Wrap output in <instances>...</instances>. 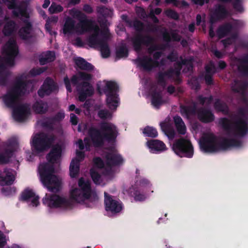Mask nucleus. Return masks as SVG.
Masks as SVG:
<instances>
[{"label":"nucleus","mask_w":248,"mask_h":248,"mask_svg":"<svg viewBox=\"0 0 248 248\" xmlns=\"http://www.w3.org/2000/svg\"><path fill=\"white\" fill-rule=\"evenodd\" d=\"M166 15L172 18L177 19L178 17L177 14L171 10H168L165 12Z\"/></svg>","instance_id":"c03bdc74"},{"label":"nucleus","mask_w":248,"mask_h":248,"mask_svg":"<svg viewBox=\"0 0 248 248\" xmlns=\"http://www.w3.org/2000/svg\"><path fill=\"white\" fill-rule=\"evenodd\" d=\"M160 125L162 130L170 139L174 137L175 133L174 131L171 129L172 126L169 120H166L164 122L161 123Z\"/></svg>","instance_id":"393cba45"},{"label":"nucleus","mask_w":248,"mask_h":248,"mask_svg":"<svg viewBox=\"0 0 248 248\" xmlns=\"http://www.w3.org/2000/svg\"><path fill=\"white\" fill-rule=\"evenodd\" d=\"M165 2L167 3H172L175 5H178L177 0H165Z\"/></svg>","instance_id":"052dcab7"},{"label":"nucleus","mask_w":248,"mask_h":248,"mask_svg":"<svg viewBox=\"0 0 248 248\" xmlns=\"http://www.w3.org/2000/svg\"><path fill=\"white\" fill-rule=\"evenodd\" d=\"M174 91H175V88L174 87H173L172 86H170L168 87V92L170 94L173 93H174Z\"/></svg>","instance_id":"680f3d73"},{"label":"nucleus","mask_w":248,"mask_h":248,"mask_svg":"<svg viewBox=\"0 0 248 248\" xmlns=\"http://www.w3.org/2000/svg\"><path fill=\"white\" fill-rule=\"evenodd\" d=\"M74 44L78 46H80L82 45V43L81 42V41L79 39H77L76 41H75V42L74 43Z\"/></svg>","instance_id":"338daca9"},{"label":"nucleus","mask_w":248,"mask_h":248,"mask_svg":"<svg viewBox=\"0 0 248 248\" xmlns=\"http://www.w3.org/2000/svg\"><path fill=\"white\" fill-rule=\"evenodd\" d=\"M149 152L153 154H159L166 151L167 147L165 144L161 140H151L146 143Z\"/></svg>","instance_id":"6ab92c4d"},{"label":"nucleus","mask_w":248,"mask_h":248,"mask_svg":"<svg viewBox=\"0 0 248 248\" xmlns=\"http://www.w3.org/2000/svg\"><path fill=\"white\" fill-rule=\"evenodd\" d=\"M171 149L176 155L180 157L192 158L194 147L187 138H181L174 141Z\"/></svg>","instance_id":"2eb2a0df"},{"label":"nucleus","mask_w":248,"mask_h":248,"mask_svg":"<svg viewBox=\"0 0 248 248\" xmlns=\"http://www.w3.org/2000/svg\"><path fill=\"white\" fill-rule=\"evenodd\" d=\"M55 58V55L53 52L48 51L42 55L40 58L39 61L41 64L44 65L47 62L53 61Z\"/></svg>","instance_id":"7c9ffc66"},{"label":"nucleus","mask_w":248,"mask_h":248,"mask_svg":"<svg viewBox=\"0 0 248 248\" xmlns=\"http://www.w3.org/2000/svg\"><path fill=\"white\" fill-rule=\"evenodd\" d=\"M62 148L57 144L52 147L46 156V162L41 163L38 168L40 180L48 190L57 192L62 186V179L55 174L56 167L61 160Z\"/></svg>","instance_id":"39448f33"},{"label":"nucleus","mask_w":248,"mask_h":248,"mask_svg":"<svg viewBox=\"0 0 248 248\" xmlns=\"http://www.w3.org/2000/svg\"><path fill=\"white\" fill-rule=\"evenodd\" d=\"M4 2L9 9H13V12L15 16L24 20L25 27L20 30L19 35L23 39H27L31 35V26L29 22V15L26 9L23 7V4L17 5L15 0H6Z\"/></svg>","instance_id":"9b49d317"},{"label":"nucleus","mask_w":248,"mask_h":248,"mask_svg":"<svg viewBox=\"0 0 248 248\" xmlns=\"http://www.w3.org/2000/svg\"><path fill=\"white\" fill-rule=\"evenodd\" d=\"M133 45L136 50L140 49L142 45H146L148 46L150 45V46L148 48L149 52L150 54H153L154 56V60L146 57L137 59L136 62L139 66L143 67L145 69H150L153 67L159 65L158 60L159 58L161 57L162 52L158 47L154 44L151 38L148 36L144 37L138 36L133 40Z\"/></svg>","instance_id":"0eeeda50"},{"label":"nucleus","mask_w":248,"mask_h":248,"mask_svg":"<svg viewBox=\"0 0 248 248\" xmlns=\"http://www.w3.org/2000/svg\"><path fill=\"white\" fill-rule=\"evenodd\" d=\"M6 239L2 232L0 231V247L5 245Z\"/></svg>","instance_id":"8fccbe9b"},{"label":"nucleus","mask_w":248,"mask_h":248,"mask_svg":"<svg viewBox=\"0 0 248 248\" xmlns=\"http://www.w3.org/2000/svg\"><path fill=\"white\" fill-rule=\"evenodd\" d=\"M135 187L146 193L150 194L154 192L152 184L149 180L146 178H141L137 181Z\"/></svg>","instance_id":"4be33fe9"},{"label":"nucleus","mask_w":248,"mask_h":248,"mask_svg":"<svg viewBox=\"0 0 248 248\" xmlns=\"http://www.w3.org/2000/svg\"><path fill=\"white\" fill-rule=\"evenodd\" d=\"M34 109L36 113H44L47 110V105L42 101L36 102L34 105Z\"/></svg>","instance_id":"f704fd0d"},{"label":"nucleus","mask_w":248,"mask_h":248,"mask_svg":"<svg viewBox=\"0 0 248 248\" xmlns=\"http://www.w3.org/2000/svg\"><path fill=\"white\" fill-rule=\"evenodd\" d=\"M92 76L90 74L84 72L74 76L71 80L73 84H82V90L79 91V100L81 101H83L87 96L92 95L93 93V89L89 82Z\"/></svg>","instance_id":"ddd939ff"},{"label":"nucleus","mask_w":248,"mask_h":248,"mask_svg":"<svg viewBox=\"0 0 248 248\" xmlns=\"http://www.w3.org/2000/svg\"><path fill=\"white\" fill-rule=\"evenodd\" d=\"M174 121L178 132L180 134L184 135L186 133V127L182 119L179 116L174 117Z\"/></svg>","instance_id":"bb28decb"},{"label":"nucleus","mask_w":248,"mask_h":248,"mask_svg":"<svg viewBox=\"0 0 248 248\" xmlns=\"http://www.w3.org/2000/svg\"><path fill=\"white\" fill-rule=\"evenodd\" d=\"M69 197L56 194H46L42 199L43 204L49 210L57 209L67 211L72 209L75 203L91 207L98 199L97 194L92 190L90 181L81 177L78 186H72L69 190Z\"/></svg>","instance_id":"7ed1b4c3"},{"label":"nucleus","mask_w":248,"mask_h":248,"mask_svg":"<svg viewBox=\"0 0 248 248\" xmlns=\"http://www.w3.org/2000/svg\"><path fill=\"white\" fill-rule=\"evenodd\" d=\"M84 10L88 13L92 12V8L89 5H85L84 7Z\"/></svg>","instance_id":"e2e57ef3"},{"label":"nucleus","mask_w":248,"mask_h":248,"mask_svg":"<svg viewBox=\"0 0 248 248\" xmlns=\"http://www.w3.org/2000/svg\"><path fill=\"white\" fill-rule=\"evenodd\" d=\"M50 4V1L49 0H45L44 1V3L43 5V7L44 8H47L49 5Z\"/></svg>","instance_id":"774afa93"},{"label":"nucleus","mask_w":248,"mask_h":248,"mask_svg":"<svg viewBox=\"0 0 248 248\" xmlns=\"http://www.w3.org/2000/svg\"><path fill=\"white\" fill-rule=\"evenodd\" d=\"M87 130V125L85 124H80L78 126L79 131H86Z\"/></svg>","instance_id":"603ef678"},{"label":"nucleus","mask_w":248,"mask_h":248,"mask_svg":"<svg viewBox=\"0 0 248 248\" xmlns=\"http://www.w3.org/2000/svg\"><path fill=\"white\" fill-rule=\"evenodd\" d=\"M101 133L94 128L88 131L89 137L84 139L86 150H89L92 144L94 146L101 145L109 146L104 155L106 164L99 157L93 160V167L90 170L91 177L93 182L100 185H104L108 181V175L114 171L115 166L123 164L124 161L122 156L115 149V142L118 135L116 126L110 123H104L101 125Z\"/></svg>","instance_id":"f257e3e1"},{"label":"nucleus","mask_w":248,"mask_h":248,"mask_svg":"<svg viewBox=\"0 0 248 248\" xmlns=\"http://www.w3.org/2000/svg\"><path fill=\"white\" fill-rule=\"evenodd\" d=\"M97 90L100 94L106 95V102L108 108L113 111L116 109L120 104V99L117 94L118 86L111 81L103 80L97 83Z\"/></svg>","instance_id":"1a4fd4ad"},{"label":"nucleus","mask_w":248,"mask_h":248,"mask_svg":"<svg viewBox=\"0 0 248 248\" xmlns=\"http://www.w3.org/2000/svg\"><path fill=\"white\" fill-rule=\"evenodd\" d=\"M240 22L235 21L234 22L233 25H227L224 27H221L217 31V34L219 38L223 37L226 35L232 28H237L239 26Z\"/></svg>","instance_id":"cd10ccee"},{"label":"nucleus","mask_w":248,"mask_h":248,"mask_svg":"<svg viewBox=\"0 0 248 248\" xmlns=\"http://www.w3.org/2000/svg\"><path fill=\"white\" fill-rule=\"evenodd\" d=\"M142 133L145 136L151 138H155L158 133L155 128L153 127L147 126L142 129Z\"/></svg>","instance_id":"473e14b6"},{"label":"nucleus","mask_w":248,"mask_h":248,"mask_svg":"<svg viewBox=\"0 0 248 248\" xmlns=\"http://www.w3.org/2000/svg\"><path fill=\"white\" fill-rule=\"evenodd\" d=\"M208 0H193L195 3L201 5L203 4L205 2H207Z\"/></svg>","instance_id":"864d4df0"},{"label":"nucleus","mask_w":248,"mask_h":248,"mask_svg":"<svg viewBox=\"0 0 248 248\" xmlns=\"http://www.w3.org/2000/svg\"><path fill=\"white\" fill-rule=\"evenodd\" d=\"M47 21H49L50 24L51 23H55L58 21V17L56 16H52L50 18H48Z\"/></svg>","instance_id":"5fc2aeb1"},{"label":"nucleus","mask_w":248,"mask_h":248,"mask_svg":"<svg viewBox=\"0 0 248 248\" xmlns=\"http://www.w3.org/2000/svg\"><path fill=\"white\" fill-rule=\"evenodd\" d=\"M57 87L53 80L47 78L44 81L43 85L38 91V93L40 97H44L55 92L57 91Z\"/></svg>","instance_id":"aec40b11"},{"label":"nucleus","mask_w":248,"mask_h":248,"mask_svg":"<svg viewBox=\"0 0 248 248\" xmlns=\"http://www.w3.org/2000/svg\"><path fill=\"white\" fill-rule=\"evenodd\" d=\"M50 27L51 24L49 23V21H46V29L48 31H50Z\"/></svg>","instance_id":"69168bd1"},{"label":"nucleus","mask_w":248,"mask_h":248,"mask_svg":"<svg viewBox=\"0 0 248 248\" xmlns=\"http://www.w3.org/2000/svg\"><path fill=\"white\" fill-rule=\"evenodd\" d=\"M35 194V192L33 189L29 188H26L21 193L19 199L21 201L27 202Z\"/></svg>","instance_id":"2f4dec72"},{"label":"nucleus","mask_w":248,"mask_h":248,"mask_svg":"<svg viewBox=\"0 0 248 248\" xmlns=\"http://www.w3.org/2000/svg\"><path fill=\"white\" fill-rule=\"evenodd\" d=\"M64 81L67 91L69 92H71V89L70 86V81H69L68 78H65Z\"/></svg>","instance_id":"3c124183"},{"label":"nucleus","mask_w":248,"mask_h":248,"mask_svg":"<svg viewBox=\"0 0 248 248\" xmlns=\"http://www.w3.org/2000/svg\"><path fill=\"white\" fill-rule=\"evenodd\" d=\"M129 194L136 201L139 202L144 201L149 194V193H145L144 191L139 190L135 187L130 189Z\"/></svg>","instance_id":"b1692460"},{"label":"nucleus","mask_w":248,"mask_h":248,"mask_svg":"<svg viewBox=\"0 0 248 248\" xmlns=\"http://www.w3.org/2000/svg\"><path fill=\"white\" fill-rule=\"evenodd\" d=\"M43 71L42 68L33 69L29 74H24L18 76L13 85L3 96L2 100L5 105L13 108L12 116L16 121H24L30 114L29 106L20 102L21 96L31 90L30 83L28 81L29 76L39 75Z\"/></svg>","instance_id":"20e7f679"},{"label":"nucleus","mask_w":248,"mask_h":248,"mask_svg":"<svg viewBox=\"0 0 248 248\" xmlns=\"http://www.w3.org/2000/svg\"><path fill=\"white\" fill-rule=\"evenodd\" d=\"M205 80L207 84H210L212 83V78L210 76H206L205 77Z\"/></svg>","instance_id":"0e129e2a"},{"label":"nucleus","mask_w":248,"mask_h":248,"mask_svg":"<svg viewBox=\"0 0 248 248\" xmlns=\"http://www.w3.org/2000/svg\"><path fill=\"white\" fill-rule=\"evenodd\" d=\"M233 66H236L238 70L245 75H248V58L245 59H236L232 62Z\"/></svg>","instance_id":"5701e85b"},{"label":"nucleus","mask_w":248,"mask_h":248,"mask_svg":"<svg viewBox=\"0 0 248 248\" xmlns=\"http://www.w3.org/2000/svg\"><path fill=\"white\" fill-rule=\"evenodd\" d=\"M64 117V113L62 111L59 112L56 117V119L57 120H60L63 119Z\"/></svg>","instance_id":"4d7b16f0"},{"label":"nucleus","mask_w":248,"mask_h":248,"mask_svg":"<svg viewBox=\"0 0 248 248\" xmlns=\"http://www.w3.org/2000/svg\"><path fill=\"white\" fill-rule=\"evenodd\" d=\"M164 38L166 41H177L179 40L180 39V36L178 35L177 32H172L171 33L170 35L168 32L165 33L164 34Z\"/></svg>","instance_id":"58836bf2"},{"label":"nucleus","mask_w":248,"mask_h":248,"mask_svg":"<svg viewBox=\"0 0 248 248\" xmlns=\"http://www.w3.org/2000/svg\"><path fill=\"white\" fill-rule=\"evenodd\" d=\"M201 127L197 123H194L191 125V131L195 137L197 136L198 132L201 130Z\"/></svg>","instance_id":"37998d69"},{"label":"nucleus","mask_w":248,"mask_h":248,"mask_svg":"<svg viewBox=\"0 0 248 248\" xmlns=\"http://www.w3.org/2000/svg\"><path fill=\"white\" fill-rule=\"evenodd\" d=\"M228 15L229 13L224 6H219L216 10L214 15L212 16L210 22L211 23H213L214 22V18H217V19L223 18L227 16Z\"/></svg>","instance_id":"a878e982"},{"label":"nucleus","mask_w":248,"mask_h":248,"mask_svg":"<svg viewBox=\"0 0 248 248\" xmlns=\"http://www.w3.org/2000/svg\"><path fill=\"white\" fill-rule=\"evenodd\" d=\"M98 115L101 119H109L112 118V114L106 109H101L98 112Z\"/></svg>","instance_id":"e433bc0d"},{"label":"nucleus","mask_w":248,"mask_h":248,"mask_svg":"<svg viewBox=\"0 0 248 248\" xmlns=\"http://www.w3.org/2000/svg\"><path fill=\"white\" fill-rule=\"evenodd\" d=\"M16 175L15 171L12 169H5L0 172V185L1 186L12 184Z\"/></svg>","instance_id":"412c9836"},{"label":"nucleus","mask_w":248,"mask_h":248,"mask_svg":"<svg viewBox=\"0 0 248 248\" xmlns=\"http://www.w3.org/2000/svg\"><path fill=\"white\" fill-rule=\"evenodd\" d=\"M15 29V23L11 21L5 20L3 33L5 35L11 34L14 31Z\"/></svg>","instance_id":"72a5a7b5"},{"label":"nucleus","mask_w":248,"mask_h":248,"mask_svg":"<svg viewBox=\"0 0 248 248\" xmlns=\"http://www.w3.org/2000/svg\"><path fill=\"white\" fill-rule=\"evenodd\" d=\"M18 149V144L15 139H10L3 144V150L0 153V164L13 163L18 164L16 157V153Z\"/></svg>","instance_id":"f8f14e48"},{"label":"nucleus","mask_w":248,"mask_h":248,"mask_svg":"<svg viewBox=\"0 0 248 248\" xmlns=\"http://www.w3.org/2000/svg\"><path fill=\"white\" fill-rule=\"evenodd\" d=\"M226 63L225 62L223 61H219L218 62V66L220 69H223L226 67Z\"/></svg>","instance_id":"bf43d9fd"},{"label":"nucleus","mask_w":248,"mask_h":248,"mask_svg":"<svg viewBox=\"0 0 248 248\" xmlns=\"http://www.w3.org/2000/svg\"><path fill=\"white\" fill-rule=\"evenodd\" d=\"M55 143V139L51 135L46 136L43 133L32 136L31 145L32 152L38 154L44 151Z\"/></svg>","instance_id":"4468645a"},{"label":"nucleus","mask_w":248,"mask_h":248,"mask_svg":"<svg viewBox=\"0 0 248 248\" xmlns=\"http://www.w3.org/2000/svg\"><path fill=\"white\" fill-rule=\"evenodd\" d=\"M206 71L208 74H212L216 72L215 66L213 62H211L205 67Z\"/></svg>","instance_id":"a18cd8bd"},{"label":"nucleus","mask_w":248,"mask_h":248,"mask_svg":"<svg viewBox=\"0 0 248 248\" xmlns=\"http://www.w3.org/2000/svg\"><path fill=\"white\" fill-rule=\"evenodd\" d=\"M246 84L242 82H235L232 86V90L236 92H242L246 87Z\"/></svg>","instance_id":"4c0bfd02"},{"label":"nucleus","mask_w":248,"mask_h":248,"mask_svg":"<svg viewBox=\"0 0 248 248\" xmlns=\"http://www.w3.org/2000/svg\"><path fill=\"white\" fill-rule=\"evenodd\" d=\"M76 65L80 69L85 70H91L93 67L89 63L86 62L81 58H77L75 59Z\"/></svg>","instance_id":"c85d7f7f"},{"label":"nucleus","mask_w":248,"mask_h":248,"mask_svg":"<svg viewBox=\"0 0 248 248\" xmlns=\"http://www.w3.org/2000/svg\"><path fill=\"white\" fill-rule=\"evenodd\" d=\"M161 12V10L160 8H156L154 11H152L150 13V16H152L153 19L155 20V21H156L157 20V18L154 16V14L158 15Z\"/></svg>","instance_id":"49530a36"},{"label":"nucleus","mask_w":248,"mask_h":248,"mask_svg":"<svg viewBox=\"0 0 248 248\" xmlns=\"http://www.w3.org/2000/svg\"><path fill=\"white\" fill-rule=\"evenodd\" d=\"M70 122L73 125H77L78 124V118L73 113H71L70 114Z\"/></svg>","instance_id":"09e8293b"},{"label":"nucleus","mask_w":248,"mask_h":248,"mask_svg":"<svg viewBox=\"0 0 248 248\" xmlns=\"http://www.w3.org/2000/svg\"><path fill=\"white\" fill-rule=\"evenodd\" d=\"M219 123L226 131L225 135L218 138L211 131H202L198 141L202 152L214 153L242 145L241 138L248 133V124L244 115L222 118Z\"/></svg>","instance_id":"f03ea898"},{"label":"nucleus","mask_w":248,"mask_h":248,"mask_svg":"<svg viewBox=\"0 0 248 248\" xmlns=\"http://www.w3.org/2000/svg\"><path fill=\"white\" fill-rule=\"evenodd\" d=\"M127 56V50L126 47H123L117 49L116 56L119 58L125 57Z\"/></svg>","instance_id":"ea45409f"},{"label":"nucleus","mask_w":248,"mask_h":248,"mask_svg":"<svg viewBox=\"0 0 248 248\" xmlns=\"http://www.w3.org/2000/svg\"><path fill=\"white\" fill-rule=\"evenodd\" d=\"M70 14L74 18L78 19L80 22L76 25L73 19L67 18L62 28L63 34L69 36L72 34H82L87 31H90L92 34L93 33V29L97 26L91 21L86 19L85 15L80 11L73 9Z\"/></svg>","instance_id":"423d86ee"},{"label":"nucleus","mask_w":248,"mask_h":248,"mask_svg":"<svg viewBox=\"0 0 248 248\" xmlns=\"http://www.w3.org/2000/svg\"><path fill=\"white\" fill-rule=\"evenodd\" d=\"M104 195L105 209L108 213L114 215L120 213L123 210V205L120 201L113 199L106 192L104 193Z\"/></svg>","instance_id":"f3484780"},{"label":"nucleus","mask_w":248,"mask_h":248,"mask_svg":"<svg viewBox=\"0 0 248 248\" xmlns=\"http://www.w3.org/2000/svg\"><path fill=\"white\" fill-rule=\"evenodd\" d=\"M32 207H37L40 205L39 197L36 193L26 202Z\"/></svg>","instance_id":"c9c22d12"},{"label":"nucleus","mask_w":248,"mask_h":248,"mask_svg":"<svg viewBox=\"0 0 248 248\" xmlns=\"http://www.w3.org/2000/svg\"><path fill=\"white\" fill-rule=\"evenodd\" d=\"M18 52V47L14 39L8 40L3 47L0 56V85L4 83L7 69L14 64Z\"/></svg>","instance_id":"6e6552de"},{"label":"nucleus","mask_w":248,"mask_h":248,"mask_svg":"<svg viewBox=\"0 0 248 248\" xmlns=\"http://www.w3.org/2000/svg\"><path fill=\"white\" fill-rule=\"evenodd\" d=\"M151 104L153 107L158 108L168 102L169 98L159 91L152 92L150 95Z\"/></svg>","instance_id":"a211bd4d"},{"label":"nucleus","mask_w":248,"mask_h":248,"mask_svg":"<svg viewBox=\"0 0 248 248\" xmlns=\"http://www.w3.org/2000/svg\"><path fill=\"white\" fill-rule=\"evenodd\" d=\"M236 40V38L234 37H232L231 38H229L228 40H223V43L225 46L229 44H232V43L234 42Z\"/></svg>","instance_id":"de8ad7c7"},{"label":"nucleus","mask_w":248,"mask_h":248,"mask_svg":"<svg viewBox=\"0 0 248 248\" xmlns=\"http://www.w3.org/2000/svg\"><path fill=\"white\" fill-rule=\"evenodd\" d=\"M109 36V31L107 28L101 30L97 26L93 29V32L89 38L88 44L90 47H99L103 58H108L110 55V50L105 41Z\"/></svg>","instance_id":"9d476101"},{"label":"nucleus","mask_w":248,"mask_h":248,"mask_svg":"<svg viewBox=\"0 0 248 248\" xmlns=\"http://www.w3.org/2000/svg\"><path fill=\"white\" fill-rule=\"evenodd\" d=\"M135 26L136 27L137 30H140L143 29V25L140 22H137L136 24H135Z\"/></svg>","instance_id":"13d9d810"},{"label":"nucleus","mask_w":248,"mask_h":248,"mask_svg":"<svg viewBox=\"0 0 248 248\" xmlns=\"http://www.w3.org/2000/svg\"><path fill=\"white\" fill-rule=\"evenodd\" d=\"M49 11L51 13H57L62 11V7L60 5L52 3L49 8Z\"/></svg>","instance_id":"a19ab883"},{"label":"nucleus","mask_w":248,"mask_h":248,"mask_svg":"<svg viewBox=\"0 0 248 248\" xmlns=\"http://www.w3.org/2000/svg\"><path fill=\"white\" fill-rule=\"evenodd\" d=\"M78 151L77 149L76 156L72 160L69 167V174L71 178H76L78 176L79 170V162L84 158V154L81 151L85 148L81 140H79L76 143Z\"/></svg>","instance_id":"dca6fc26"},{"label":"nucleus","mask_w":248,"mask_h":248,"mask_svg":"<svg viewBox=\"0 0 248 248\" xmlns=\"http://www.w3.org/2000/svg\"><path fill=\"white\" fill-rule=\"evenodd\" d=\"M168 58L171 61H175L176 59V54L172 53L171 54L168 56Z\"/></svg>","instance_id":"6e6d98bb"},{"label":"nucleus","mask_w":248,"mask_h":248,"mask_svg":"<svg viewBox=\"0 0 248 248\" xmlns=\"http://www.w3.org/2000/svg\"><path fill=\"white\" fill-rule=\"evenodd\" d=\"M215 107L218 111L226 112L227 111V107L226 105L220 101H217L215 103Z\"/></svg>","instance_id":"79ce46f5"},{"label":"nucleus","mask_w":248,"mask_h":248,"mask_svg":"<svg viewBox=\"0 0 248 248\" xmlns=\"http://www.w3.org/2000/svg\"><path fill=\"white\" fill-rule=\"evenodd\" d=\"M198 117L203 122H209L214 119V116L211 112L206 110L200 111L198 113Z\"/></svg>","instance_id":"c756f323"}]
</instances>
